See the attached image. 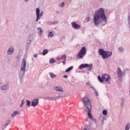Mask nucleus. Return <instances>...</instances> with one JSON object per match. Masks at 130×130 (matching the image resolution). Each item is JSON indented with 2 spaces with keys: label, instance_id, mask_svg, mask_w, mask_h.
Masks as SVG:
<instances>
[{
  "label": "nucleus",
  "instance_id": "6",
  "mask_svg": "<svg viewBox=\"0 0 130 130\" xmlns=\"http://www.w3.org/2000/svg\"><path fill=\"white\" fill-rule=\"evenodd\" d=\"M36 13L37 17L36 22H38V21H39V20H40V19L41 18V17L43 15V11L40 13V9H39V8H37L36 9Z\"/></svg>",
  "mask_w": 130,
  "mask_h": 130
},
{
  "label": "nucleus",
  "instance_id": "24",
  "mask_svg": "<svg viewBox=\"0 0 130 130\" xmlns=\"http://www.w3.org/2000/svg\"><path fill=\"white\" fill-rule=\"evenodd\" d=\"M48 53V50L47 49H44L43 51L42 54L43 55H46V54H47Z\"/></svg>",
  "mask_w": 130,
  "mask_h": 130
},
{
  "label": "nucleus",
  "instance_id": "33",
  "mask_svg": "<svg viewBox=\"0 0 130 130\" xmlns=\"http://www.w3.org/2000/svg\"><path fill=\"white\" fill-rule=\"evenodd\" d=\"M94 92H93V94L96 96V97H98V92H97V90H96V89H95L94 90Z\"/></svg>",
  "mask_w": 130,
  "mask_h": 130
},
{
  "label": "nucleus",
  "instance_id": "16",
  "mask_svg": "<svg viewBox=\"0 0 130 130\" xmlns=\"http://www.w3.org/2000/svg\"><path fill=\"white\" fill-rule=\"evenodd\" d=\"M87 67H88V64L85 63V64H81L79 67V70H83L84 68H87Z\"/></svg>",
  "mask_w": 130,
  "mask_h": 130
},
{
  "label": "nucleus",
  "instance_id": "11",
  "mask_svg": "<svg viewBox=\"0 0 130 130\" xmlns=\"http://www.w3.org/2000/svg\"><path fill=\"white\" fill-rule=\"evenodd\" d=\"M72 26L74 29H76V30H78V29H80L81 28V25L80 24H78L76 23L75 22H72L71 23Z\"/></svg>",
  "mask_w": 130,
  "mask_h": 130
},
{
  "label": "nucleus",
  "instance_id": "23",
  "mask_svg": "<svg viewBox=\"0 0 130 130\" xmlns=\"http://www.w3.org/2000/svg\"><path fill=\"white\" fill-rule=\"evenodd\" d=\"M26 106H27V107H30L31 106V102H30L29 100H26Z\"/></svg>",
  "mask_w": 130,
  "mask_h": 130
},
{
  "label": "nucleus",
  "instance_id": "2",
  "mask_svg": "<svg viewBox=\"0 0 130 130\" xmlns=\"http://www.w3.org/2000/svg\"><path fill=\"white\" fill-rule=\"evenodd\" d=\"M82 103L84 105L85 111L87 112L88 116L90 119L93 118V116L91 112L92 111V104L90 102V99L88 98H83L82 101Z\"/></svg>",
  "mask_w": 130,
  "mask_h": 130
},
{
  "label": "nucleus",
  "instance_id": "15",
  "mask_svg": "<svg viewBox=\"0 0 130 130\" xmlns=\"http://www.w3.org/2000/svg\"><path fill=\"white\" fill-rule=\"evenodd\" d=\"M20 114L21 112H20V111H15L12 114L11 116L12 117H15L16 115H20Z\"/></svg>",
  "mask_w": 130,
  "mask_h": 130
},
{
  "label": "nucleus",
  "instance_id": "28",
  "mask_svg": "<svg viewBox=\"0 0 130 130\" xmlns=\"http://www.w3.org/2000/svg\"><path fill=\"white\" fill-rule=\"evenodd\" d=\"M60 59H63V60H67V55H62L61 57L60 58Z\"/></svg>",
  "mask_w": 130,
  "mask_h": 130
},
{
  "label": "nucleus",
  "instance_id": "40",
  "mask_svg": "<svg viewBox=\"0 0 130 130\" xmlns=\"http://www.w3.org/2000/svg\"><path fill=\"white\" fill-rule=\"evenodd\" d=\"M90 17H87L86 18V22H89V21H90Z\"/></svg>",
  "mask_w": 130,
  "mask_h": 130
},
{
  "label": "nucleus",
  "instance_id": "22",
  "mask_svg": "<svg viewBox=\"0 0 130 130\" xmlns=\"http://www.w3.org/2000/svg\"><path fill=\"white\" fill-rule=\"evenodd\" d=\"M73 69H74V66H71L68 69H66V72L69 73V72H71V71H72V70H73Z\"/></svg>",
  "mask_w": 130,
  "mask_h": 130
},
{
  "label": "nucleus",
  "instance_id": "25",
  "mask_svg": "<svg viewBox=\"0 0 130 130\" xmlns=\"http://www.w3.org/2000/svg\"><path fill=\"white\" fill-rule=\"evenodd\" d=\"M118 50L120 52L122 53V52H123V50H124V48H123V47H120L118 48Z\"/></svg>",
  "mask_w": 130,
  "mask_h": 130
},
{
  "label": "nucleus",
  "instance_id": "35",
  "mask_svg": "<svg viewBox=\"0 0 130 130\" xmlns=\"http://www.w3.org/2000/svg\"><path fill=\"white\" fill-rule=\"evenodd\" d=\"M10 122H11V119L9 118L8 120L6 121V124L9 125V124H10Z\"/></svg>",
  "mask_w": 130,
  "mask_h": 130
},
{
  "label": "nucleus",
  "instance_id": "5",
  "mask_svg": "<svg viewBox=\"0 0 130 130\" xmlns=\"http://www.w3.org/2000/svg\"><path fill=\"white\" fill-rule=\"evenodd\" d=\"M86 54H87V49L86 47H83L77 54L76 57L78 59H83Z\"/></svg>",
  "mask_w": 130,
  "mask_h": 130
},
{
  "label": "nucleus",
  "instance_id": "46",
  "mask_svg": "<svg viewBox=\"0 0 130 130\" xmlns=\"http://www.w3.org/2000/svg\"><path fill=\"white\" fill-rule=\"evenodd\" d=\"M34 57L36 58L37 57V54H34Z\"/></svg>",
  "mask_w": 130,
  "mask_h": 130
},
{
  "label": "nucleus",
  "instance_id": "4",
  "mask_svg": "<svg viewBox=\"0 0 130 130\" xmlns=\"http://www.w3.org/2000/svg\"><path fill=\"white\" fill-rule=\"evenodd\" d=\"M99 53H100V55H101L104 59L108 58L109 56L112 55V52L104 51V50L102 49L99 50Z\"/></svg>",
  "mask_w": 130,
  "mask_h": 130
},
{
  "label": "nucleus",
  "instance_id": "10",
  "mask_svg": "<svg viewBox=\"0 0 130 130\" xmlns=\"http://www.w3.org/2000/svg\"><path fill=\"white\" fill-rule=\"evenodd\" d=\"M63 96L61 95L59 92H55L54 94V100H58L60 98H62Z\"/></svg>",
  "mask_w": 130,
  "mask_h": 130
},
{
  "label": "nucleus",
  "instance_id": "39",
  "mask_svg": "<svg viewBox=\"0 0 130 130\" xmlns=\"http://www.w3.org/2000/svg\"><path fill=\"white\" fill-rule=\"evenodd\" d=\"M127 20H128V24H130V15L128 16Z\"/></svg>",
  "mask_w": 130,
  "mask_h": 130
},
{
  "label": "nucleus",
  "instance_id": "26",
  "mask_svg": "<svg viewBox=\"0 0 130 130\" xmlns=\"http://www.w3.org/2000/svg\"><path fill=\"white\" fill-rule=\"evenodd\" d=\"M130 125L129 123H127L125 127V130H129Z\"/></svg>",
  "mask_w": 130,
  "mask_h": 130
},
{
  "label": "nucleus",
  "instance_id": "14",
  "mask_svg": "<svg viewBox=\"0 0 130 130\" xmlns=\"http://www.w3.org/2000/svg\"><path fill=\"white\" fill-rule=\"evenodd\" d=\"M14 50H15V49L13 47L9 48V49L7 51L8 54L9 55H12V54H13V53H14Z\"/></svg>",
  "mask_w": 130,
  "mask_h": 130
},
{
  "label": "nucleus",
  "instance_id": "38",
  "mask_svg": "<svg viewBox=\"0 0 130 130\" xmlns=\"http://www.w3.org/2000/svg\"><path fill=\"white\" fill-rule=\"evenodd\" d=\"M106 117H105V116H103V118H102V120H101V121H102V122H104V121L105 120V118H106Z\"/></svg>",
  "mask_w": 130,
  "mask_h": 130
},
{
  "label": "nucleus",
  "instance_id": "44",
  "mask_svg": "<svg viewBox=\"0 0 130 130\" xmlns=\"http://www.w3.org/2000/svg\"><path fill=\"white\" fill-rule=\"evenodd\" d=\"M57 21H54L53 22V25H56L57 24Z\"/></svg>",
  "mask_w": 130,
  "mask_h": 130
},
{
  "label": "nucleus",
  "instance_id": "13",
  "mask_svg": "<svg viewBox=\"0 0 130 130\" xmlns=\"http://www.w3.org/2000/svg\"><path fill=\"white\" fill-rule=\"evenodd\" d=\"M9 88H10V85L9 84V83H7L2 86L1 89H2V90H3L4 91H6L7 90H9Z\"/></svg>",
  "mask_w": 130,
  "mask_h": 130
},
{
  "label": "nucleus",
  "instance_id": "7",
  "mask_svg": "<svg viewBox=\"0 0 130 130\" xmlns=\"http://www.w3.org/2000/svg\"><path fill=\"white\" fill-rule=\"evenodd\" d=\"M117 76L119 79H121L122 77H125V71H121L120 68H118L117 70Z\"/></svg>",
  "mask_w": 130,
  "mask_h": 130
},
{
  "label": "nucleus",
  "instance_id": "19",
  "mask_svg": "<svg viewBox=\"0 0 130 130\" xmlns=\"http://www.w3.org/2000/svg\"><path fill=\"white\" fill-rule=\"evenodd\" d=\"M50 77H51V79H54L55 78H56V77H57V75H56L55 74H53V73H49Z\"/></svg>",
  "mask_w": 130,
  "mask_h": 130
},
{
  "label": "nucleus",
  "instance_id": "30",
  "mask_svg": "<svg viewBox=\"0 0 130 130\" xmlns=\"http://www.w3.org/2000/svg\"><path fill=\"white\" fill-rule=\"evenodd\" d=\"M46 99L47 100H50V101H52V100H54V97H50V96H48L46 98Z\"/></svg>",
  "mask_w": 130,
  "mask_h": 130
},
{
  "label": "nucleus",
  "instance_id": "17",
  "mask_svg": "<svg viewBox=\"0 0 130 130\" xmlns=\"http://www.w3.org/2000/svg\"><path fill=\"white\" fill-rule=\"evenodd\" d=\"M124 103H125V99L122 98L121 99L120 106L123 107L124 106Z\"/></svg>",
  "mask_w": 130,
  "mask_h": 130
},
{
  "label": "nucleus",
  "instance_id": "12",
  "mask_svg": "<svg viewBox=\"0 0 130 130\" xmlns=\"http://www.w3.org/2000/svg\"><path fill=\"white\" fill-rule=\"evenodd\" d=\"M53 89L57 92H63V89L60 86H53Z\"/></svg>",
  "mask_w": 130,
  "mask_h": 130
},
{
  "label": "nucleus",
  "instance_id": "29",
  "mask_svg": "<svg viewBox=\"0 0 130 130\" xmlns=\"http://www.w3.org/2000/svg\"><path fill=\"white\" fill-rule=\"evenodd\" d=\"M24 104H25V101H24V100H22L21 101V103L20 105L19 106V107L20 108H22V107H23V106H24Z\"/></svg>",
  "mask_w": 130,
  "mask_h": 130
},
{
  "label": "nucleus",
  "instance_id": "37",
  "mask_svg": "<svg viewBox=\"0 0 130 130\" xmlns=\"http://www.w3.org/2000/svg\"><path fill=\"white\" fill-rule=\"evenodd\" d=\"M7 126H8V125L6 124H5L4 125H3L2 126V128H3V129L6 128L7 127Z\"/></svg>",
  "mask_w": 130,
  "mask_h": 130
},
{
  "label": "nucleus",
  "instance_id": "34",
  "mask_svg": "<svg viewBox=\"0 0 130 130\" xmlns=\"http://www.w3.org/2000/svg\"><path fill=\"white\" fill-rule=\"evenodd\" d=\"M46 24H47V25H53V22L52 21H47Z\"/></svg>",
  "mask_w": 130,
  "mask_h": 130
},
{
  "label": "nucleus",
  "instance_id": "9",
  "mask_svg": "<svg viewBox=\"0 0 130 130\" xmlns=\"http://www.w3.org/2000/svg\"><path fill=\"white\" fill-rule=\"evenodd\" d=\"M38 103H39V99H34L31 102V106L32 107H36L38 105Z\"/></svg>",
  "mask_w": 130,
  "mask_h": 130
},
{
  "label": "nucleus",
  "instance_id": "21",
  "mask_svg": "<svg viewBox=\"0 0 130 130\" xmlns=\"http://www.w3.org/2000/svg\"><path fill=\"white\" fill-rule=\"evenodd\" d=\"M87 68H88V71H92V69H93V64H88V66H87Z\"/></svg>",
  "mask_w": 130,
  "mask_h": 130
},
{
  "label": "nucleus",
  "instance_id": "42",
  "mask_svg": "<svg viewBox=\"0 0 130 130\" xmlns=\"http://www.w3.org/2000/svg\"><path fill=\"white\" fill-rule=\"evenodd\" d=\"M90 88H91V89H92V90H96V89H95V88H94V87H93V86H92V85H90Z\"/></svg>",
  "mask_w": 130,
  "mask_h": 130
},
{
  "label": "nucleus",
  "instance_id": "47",
  "mask_svg": "<svg viewBox=\"0 0 130 130\" xmlns=\"http://www.w3.org/2000/svg\"><path fill=\"white\" fill-rule=\"evenodd\" d=\"M57 60H59V59H60V58L58 57V58H57Z\"/></svg>",
  "mask_w": 130,
  "mask_h": 130
},
{
  "label": "nucleus",
  "instance_id": "36",
  "mask_svg": "<svg viewBox=\"0 0 130 130\" xmlns=\"http://www.w3.org/2000/svg\"><path fill=\"white\" fill-rule=\"evenodd\" d=\"M60 8H63L64 7V2L62 3L59 5Z\"/></svg>",
  "mask_w": 130,
  "mask_h": 130
},
{
  "label": "nucleus",
  "instance_id": "43",
  "mask_svg": "<svg viewBox=\"0 0 130 130\" xmlns=\"http://www.w3.org/2000/svg\"><path fill=\"white\" fill-rule=\"evenodd\" d=\"M63 78H64L65 79H68V78H69V76H68V75H63Z\"/></svg>",
  "mask_w": 130,
  "mask_h": 130
},
{
  "label": "nucleus",
  "instance_id": "41",
  "mask_svg": "<svg viewBox=\"0 0 130 130\" xmlns=\"http://www.w3.org/2000/svg\"><path fill=\"white\" fill-rule=\"evenodd\" d=\"M86 85H87V86H89L90 85V81H88L87 82H86Z\"/></svg>",
  "mask_w": 130,
  "mask_h": 130
},
{
  "label": "nucleus",
  "instance_id": "27",
  "mask_svg": "<svg viewBox=\"0 0 130 130\" xmlns=\"http://www.w3.org/2000/svg\"><path fill=\"white\" fill-rule=\"evenodd\" d=\"M98 79L99 82H100V83H103V81H104V80L102 78H102H101V76H98Z\"/></svg>",
  "mask_w": 130,
  "mask_h": 130
},
{
  "label": "nucleus",
  "instance_id": "8",
  "mask_svg": "<svg viewBox=\"0 0 130 130\" xmlns=\"http://www.w3.org/2000/svg\"><path fill=\"white\" fill-rule=\"evenodd\" d=\"M102 79L104 80V81L107 82V83H108V84H110V80H111L110 75L108 74H103L102 75Z\"/></svg>",
  "mask_w": 130,
  "mask_h": 130
},
{
  "label": "nucleus",
  "instance_id": "48",
  "mask_svg": "<svg viewBox=\"0 0 130 130\" xmlns=\"http://www.w3.org/2000/svg\"><path fill=\"white\" fill-rule=\"evenodd\" d=\"M24 2H26V3L28 2V0H24Z\"/></svg>",
  "mask_w": 130,
  "mask_h": 130
},
{
  "label": "nucleus",
  "instance_id": "1",
  "mask_svg": "<svg viewBox=\"0 0 130 130\" xmlns=\"http://www.w3.org/2000/svg\"><path fill=\"white\" fill-rule=\"evenodd\" d=\"M107 23V17L105 15V11L103 8L95 11L93 16V24L94 26L102 25L104 26Z\"/></svg>",
  "mask_w": 130,
  "mask_h": 130
},
{
  "label": "nucleus",
  "instance_id": "45",
  "mask_svg": "<svg viewBox=\"0 0 130 130\" xmlns=\"http://www.w3.org/2000/svg\"><path fill=\"white\" fill-rule=\"evenodd\" d=\"M63 66L66 65V60H63V61L62 62Z\"/></svg>",
  "mask_w": 130,
  "mask_h": 130
},
{
  "label": "nucleus",
  "instance_id": "3",
  "mask_svg": "<svg viewBox=\"0 0 130 130\" xmlns=\"http://www.w3.org/2000/svg\"><path fill=\"white\" fill-rule=\"evenodd\" d=\"M25 71H26V61L25 59H23L19 75L20 80L23 79V77H24V75H25Z\"/></svg>",
  "mask_w": 130,
  "mask_h": 130
},
{
  "label": "nucleus",
  "instance_id": "31",
  "mask_svg": "<svg viewBox=\"0 0 130 130\" xmlns=\"http://www.w3.org/2000/svg\"><path fill=\"white\" fill-rule=\"evenodd\" d=\"M49 62L50 63H54L55 62V60H54V59H53V58H51L50 59Z\"/></svg>",
  "mask_w": 130,
  "mask_h": 130
},
{
  "label": "nucleus",
  "instance_id": "18",
  "mask_svg": "<svg viewBox=\"0 0 130 130\" xmlns=\"http://www.w3.org/2000/svg\"><path fill=\"white\" fill-rule=\"evenodd\" d=\"M38 29V34H40V35H41L43 33V30H42V28L41 27H39L37 28Z\"/></svg>",
  "mask_w": 130,
  "mask_h": 130
},
{
  "label": "nucleus",
  "instance_id": "32",
  "mask_svg": "<svg viewBox=\"0 0 130 130\" xmlns=\"http://www.w3.org/2000/svg\"><path fill=\"white\" fill-rule=\"evenodd\" d=\"M102 113L104 115H107V110H104L103 111Z\"/></svg>",
  "mask_w": 130,
  "mask_h": 130
},
{
  "label": "nucleus",
  "instance_id": "20",
  "mask_svg": "<svg viewBox=\"0 0 130 130\" xmlns=\"http://www.w3.org/2000/svg\"><path fill=\"white\" fill-rule=\"evenodd\" d=\"M53 36H54V34H53V32H52V31L49 32V33L48 34V38H52V37H53Z\"/></svg>",
  "mask_w": 130,
  "mask_h": 130
}]
</instances>
